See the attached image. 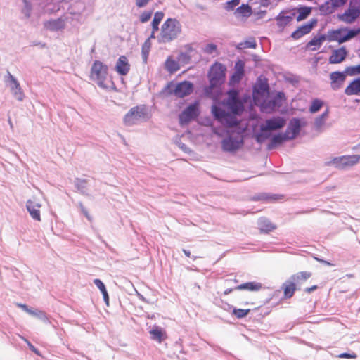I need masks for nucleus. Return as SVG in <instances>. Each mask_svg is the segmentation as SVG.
<instances>
[{
    "label": "nucleus",
    "mask_w": 360,
    "mask_h": 360,
    "mask_svg": "<svg viewBox=\"0 0 360 360\" xmlns=\"http://www.w3.org/2000/svg\"><path fill=\"white\" fill-rule=\"evenodd\" d=\"M227 94V99L213 105L212 112L222 124L233 127L238 124L236 115L243 112V104L239 98L237 90H230Z\"/></svg>",
    "instance_id": "nucleus-1"
},
{
    "label": "nucleus",
    "mask_w": 360,
    "mask_h": 360,
    "mask_svg": "<svg viewBox=\"0 0 360 360\" xmlns=\"http://www.w3.org/2000/svg\"><path fill=\"white\" fill-rule=\"evenodd\" d=\"M181 32L180 22L174 18L167 19L161 27L159 37L160 43H168L176 39Z\"/></svg>",
    "instance_id": "nucleus-2"
},
{
    "label": "nucleus",
    "mask_w": 360,
    "mask_h": 360,
    "mask_svg": "<svg viewBox=\"0 0 360 360\" xmlns=\"http://www.w3.org/2000/svg\"><path fill=\"white\" fill-rule=\"evenodd\" d=\"M360 34V28L349 30L347 28H340L331 30L328 32L327 40L329 41H338L342 44L355 37Z\"/></svg>",
    "instance_id": "nucleus-3"
},
{
    "label": "nucleus",
    "mask_w": 360,
    "mask_h": 360,
    "mask_svg": "<svg viewBox=\"0 0 360 360\" xmlns=\"http://www.w3.org/2000/svg\"><path fill=\"white\" fill-rule=\"evenodd\" d=\"M108 75V68L100 60H95L91 68L90 78L101 86H105V81Z\"/></svg>",
    "instance_id": "nucleus-4"
},
{
    "label": "nucleus",
    "mask_w": 360,
    "mask_h": 360,
    "mask_svg": "<svg viewBox=\"0 0 360 360\" xmlns=\"http://www.w3.org/2000/svg\"><path fill=\"white\" fill-rule=\"evenodd\" d=\"M147 117L146 108L144 105H137L129 110L124 115L123 121L126 125L131 126Z\"/></svg>",
    "instance_id": "nucleus-5"
},
{
    "label": "nucleus",
    "mask_w": 360,
    "mask_h": 360,
    "mask_svg": "<svg viewBox=\"0 0 360 360\" xmlns=\"http://www.w3.org/2000/svg\"><path fill=\"white\" fill-rule=\"evenodd\" d=\"M360 160V155H342L335 157L326 162V166L334 165L339 169H345L356 165Z\"/></svg>",
    "instance_id": "nucleus-6"
},
{
    "label": "nucleus",
    "mask_w": 360,
    "mask_h": 360,
    "mask_svg": "<svg viewBox=\"0 0 360 360\" xmlns=\"http://www.w3.org/2000/svg\"><path fill=\"white\" fill-rule=\"evenodd\" d=\"M225 71V66L219 63H215L211 66L208 73L210 87L218 86L224 82Z\"/></svg>",
    "instance_id": "nucleus-7"
},
{
    "label": "nucleus",
    "mask_w": 360,
    "mask_h": 360,
    "mask_svg": "<svg viewBox=\"0 0 360 360\" xmlns=\"http://www.w3.org/2000/svg\"><path fill=\"white\" fill-rule=\"evenodd\" d=\"M243 145V136L240 133H232L221 141L224 151L233 153L240 149Z\"/></svg>",
    "instance_id": "nucleus-8"
},
{
    "label": "nucleus",
    "mask_w": 360,
    "mask_h": 360,
    "mask_svg": "<svg viewBox=\"0 0 360 360\" xmlns=\"http://www.w3.org/2000/svg\"><path fill=\"white\" fill-rule=\"evenodd\" d=\"M286 123V120L281 117H275L266 120L265 122L261 125L262 131H269L277 130L283 128Z\"/></svg>",
    "instance_id": "nucleus-9"
},
{
    "label": "nucleus",
    "mask_w": 360,
    "mask_h": 360,
    "mask_svg": "<svg viewBox=\"0 0 360 360\" xmlns=\"http://www.w3.org/2000/svg\"><path fill=\"white\" fill-rule=\"evenodd\" d=\"M360 15V8L357 6H349L348 9L341 15L339 19L346 23H352Z\"/></svg>",
    "instance_id": "nucleus-10"
},
{
    "label": "nucleus",
    "mask_w": 360,
    "mask_h": 360,
    "mask_svg": "<svg viewBox=\"0 0 360 360\" xmlns=\"http://www.w3.org/2000/svg\"><path fill=\"white\" fill-rule=\"evenodd\" d=\"M347 73L345 72L335 71L330 74V87L333 90L340 89L344 84Z\"/></svg>",
    "instance_id": "nucleus-11"
},
{
    "label": "nucleus",
    "mask_w": 360,
    "mask_h": 360,
    "mask_svg": "<svg viewBox=\"0 0 360 360\" xmlns=\"http://www.w3.org/2000/svg\"><path fill=\"white\" fill-rule=\"evenodd\" d=\"M198 115V108L195 105H191L187 107L179 115L180 123L187 124Z\"/></svg>",
    "instance_id": "nucleus-12"
},
{
    "label": "nucleus",
    "mask_w": 360,
    "mask_h": 360,
    "mask_svg": "<svg viewBox=\"0 0 360 360\" xmlns=\"http://www.w3.org/2000/svg\"><path fill=\"white\" fill-rule=\"evenodd\" d=\"M193 89V84L190 82L184 81L176 85L174 92L177 97L184 98V96L191 94Z\"/></svg>",
    "instance_id": "nucleus-13"
},
{
    "label": "nucleus",
    "mask_w": 360,
    "mask_h": 360,
    "mask_svg": "<svg viewBox=\"0 0 360 360\" xmlns=\"http://www.w3.org/2000/svg\"><path fill=\"white\" fill-rule=\"evenodd\" d=\"M300 120L297 118L292 119L287 127L285 134L290 140L295 139L300 131Z\"/></svg>",
    "instance_id": "nucleus-14"
},
{
    "label": "nucleus",
    "mask_w": 360,
    "mask_h": 360,
    "mask_svg": "<svg viewBox=\"0 0 360 360\" xmlns=\"http://www.w3.org/2000/svg\"><path fill=\"white\" fill-rule=\"evenodd\" d=\"M347 56V51L345 46H342L332 51L329 57V63L330 64H338L345 60Z\"/></svg>",
    "instance_id": "nucleus-15"
},
{
    "label": "nucleus",
    "mask_w": 360,
    "mask_h": 360,
    "mask_svg": "<svg viewBox=\"0 0 360 360\" xmlns=\"http://www.w3.org/2000/svg\"><path fill=\"white\" fill-rule=\"evenodd\" d=\"M130 67L127 58L125 56H121L116 63L115 70L120 75L124 76L129 73Z\"/></svg>",
    "instance_id": "nucleus-16"
},
{
    "label": "nucleus",
    "mask_w": 360,
    "mask_h": 360,
    "mask_svg": "<svg viewBox=\"0 0 360 360\" xmlns=\"http://www.w3.org/2000/svg\"><path fill=\"white\" fill-rule=\"evenodd\" d=\"M316 24V20H314L310 22H307L300 27H298L295 32H293L291 34V37L295 39H298L304 34H307L311 32L314 26Z\"/></svg>",
    "instance_id": "nucleus-17"
},
{
    "label": "nucleus",
    "mask_w": 360,
    "mask_h": 360,
    "mask_svg": "<svg viewBox=\"0 0 360 360\" xmlns=\"http://www.w3.org/2000/svg\"><path fill=\"white\" fill-rule=\"evenodd\" d=\"M284 96L283 93H278L274 98L269 101H264L261 103L262 110L265 112H271L275 110L276 107L280 106L279 101Z\"/></svg>",
    "instance_id": "nucleus-18"
},
{
    "label": "nucleus",
    "mask_w": 360,
    "mask_h": 360,
    "mask_svg": "<svg viewBox=\"0 0 360 360\" xmlns=\"http://www.w3.org/2000/svg\"><path fill=\"white\" fill-rule=\"evenodd\" d=\"M40 207L41 205L34 200H29L27 202V209L31 217L39 221H41Z\"/></svg>",
    "instance_id": "nucleus-19"
},
{
    "label": "nucleus",
    "mask_w": 360,
    "mask_h": 360,
    "mask_svg": "<svg viewBox=\"0 0 360 360\" xmlns=\"http://www.w3.org/2000/svg\"><path fill=\"white\" fill-rule=\"evenodd\" d=\"M245 63L242 60H238L235 64V72L231 78V83H238L244 75Z\"/></svg>",
    "instance_id": "nucleus-20"
},
{
    "label": "nucleus",
    "mask_w": 360,
    "mask_h": 360,
    "mask_svg": "<svg viewBox=\"0 0 360 360\" xmlns=\"http://www.w3.org/2000/svg\"><path fill=\"white\" fill-rule=\"evenodd\" d=\"M8 77L11 82L12 93L13 94V95L15 96V98L18 101H22L24 98V94H23V91L20 86V84L15 79V78L10 73H8Z\"/></svg>",
    "instance_id": "nucleus-21"
},
{
    "label": "nucleus",
    "mask_w": 360,
    "mask_h": 360,
    "mask_svg": "<svg viewBox=\"0 0 360 360\" xmlns=\"http://www.w3.org/2000/svg\"><path fill=\"white\" fill-rule=\"evenodd\" d=\"M283 297L285 299L291 298L297 289L296 283L290 280L286 281L282 285Z\"/></svg>",
    "instance_id": "nucleus-22"
},
{
    "label": "nucleus",
    "mask_w": 360,
    "mask_h": 360,
    "mask_svg": "<svg viewBox=\"0 0 360 360\" xmlns=\"http://www.w3.org/2000/svg\"><path fill=\"white\" fill-rule=\"evenodd\" d=\"M345 94L347 96L360 94V77L352 80L345 89Z\"/></svg>",
    "instance_id": "nucleus-23"
},
{
    "label": "nucleus",
    "mask_w": 360,
    "mask_h": 360,
    "mask_svg": "<svg viewBox=\"0 0 360 360\" xmlns=\"http://www.w3.org/2000/svg\"><path fill=\"white\" fill-rule=\"evenodd\" d=\"M262 288V284L259 282H248L245 283H242L236 287H235V290H249V291H259Z\"/></svg>",
    "instance_id": "nucleus-24"
},
{
    "label": "nucleus",
    "mask_w": 360,
    "mask_h": 360,
    "mask_svg": "<svg viewBox=\"0 0 360 360\" xmlns=\"http://www.w3.org/2000/svg\"><path fill=\"white\" fill-rule=\"evenodd\" d=\"M151 338L153 340L161 343L164 340L167 338L166 333L160 327L155 326L149 332Z\"/></svg>",
    "instance_id": "nucleus-25"
},
{
    "label": "nucleus",
    "mask_w": 360,
    "mask_h": 360,
    "mask_svg": "<svg viewBox=\"0 0 360 360\" xmlns=\"http://www.w3.org/2000/svg\"><path fill=\"white\" fill-rule=\"evenodd\" d=\"M311 275L312 274L309 271H300L292 275L290 279L296 284H300L309 279Z\"/></svg>",
    "instance_id": "nucleus-26"
},
{
    "label": "nucleus",
    "mask_w": 360,
    "mask_h": 360,
    "mask_svg": "<svg viewBox=\"0 0 360 360\" xmlns=\"http://www.w3.org/2000/svg\"><path fill=\"white\" fill-rule=\"evenodd\" d=\"M290 140L288 138H287V136L283 134H278L277 135H275L272 137L271 140V143L268 146L269 149H272L276 147L278 145L282 143L283 142Z\"/></svg>",
    "instance_id": "nucleus-27"
},
{
    "label": "nucleus",
    "mask_w": 360,
    "mask_h": 360,
    "mask_svg": "<svg viewBox=\"0 0 360 360\" xmlns=\"http://www.w3.org/2000/svg\"><path fill=\"white\" fill-rule=\"evenodd\" d=\"M326 39L327 36L326 35H321L319 37H314L308 42L307 47H309L311 49V50L315 51L318 49Z\"/></svg>",
    "instance_id": "nucleus-28"
},
{
    "label": "nucleus",
    "mask_w": 360,
    "mask_h": 360,
    "mask_svg": "<svg viewBox=\"0 0 360 360\" xmlns=\"http://www.w3.org/2000/svg\"><path fill=\"white\" fill-rule=\"evenodd\" d=\"M165 68L170 72L174 73L179 70V63L171 57H169L165 61Z\"/></svg>",
    "instance_id": "nucleus-29"
},
{
    "label": "nucleus",
    "mask_w": 360,
    "mask_h": 360,
    "mask_svg": "<svg viewBox=\"0 0 360 360\" xmlns=\"http://www.w3.org/2000/svg\"><path fill=\"white\" fill-rule=\"evenodd\" d=\"M276 229V226L267 219L262 220L259 223V229L262 232L269 233Z\"/></svg>",
    "instance_id": "nucleus-30"
},
{
    "label": "nucleus",
    "mask_w": 360,
    "mask_h": 360,
    "mask_svg": "<svg viewBox=\"0 0 360 360\" xmlns=\"http://www.w3.org/2000/svg\"><path fill=\"white\" fill-rule=\"evenodd\" d=\"M164 17V13L161 11H158L155 13L154 18L152 21V29L155 31H158L159 24Z\"/></svg>",
    "instance_id": "nucleus-31"
},
{
    "label": "nucleus",
    "mask_w": 360,
    "mask_h": 360,
    "mask_svg": "<svg viewBox=\"0 0 360 360\" xmlns=\"http://www.w3.org/2000/svg\"><path fill=\"white\" fill-rule=\"evenodd\" d=\"M150 48H151V42L150 41V39H148L145 41V42L143 43V46H142V48H141L142 56H143V60L145 61H146V60L148 58L149 52L150 51Z\"/></svg>",
    "instance_id": "nucleus-32"
},
{
    "label": "nucleus",
    "mask_w": 360,
    "mask_h": 360,
    "mask_svg": "<svg viewBox=\"0 0 360 360\" xmlns=\"http://www.w3.org/2000/svg\"><path fill=\"white\" fill-rule=\"evenodd\" d=\"M323 105V102L320 99L315 98L312 101L311 105L309 107V112L315 113L318 112Z\"/></svg>",
    "instance_id": "nucleus-33"
},
{
    "label": "nucleus",
    "mask_w": 360,
    "mask_h": 360,
    "mask_svg": "<svg viewBox=\"0 0 360 360\" xmlns=\"http://www.w3.org/2000/svg\"><path fill=\"white\" fill-rule=\"evenodd\" d=\"M311 13V8L308 7H302L298 10L297 21L305 19Z\"/></svg>",
    "instance_id": "nucleus-34"
},
{
    "label": "nucleus",
    "mask_w": 360,
    "mask_h": 360,
    "mask_svg": "<svg viewBox=\"0 0 360 360\" xmlns=\"http://www.w3.org/2000/svg\"><path fill=\"white\" fill-rule=\"evenodd\" d=\"M250 311V309H236L234 308L232 314L236 316L238 319H243L245 317Z\"/></svg>",
    "instance_id": "nucleus-35"
},
{
    "label": "nucleus",
    "mask_w": 360,
    "mask_h": 360,
    "mask_svg": "<svg viewBox=\"0 0 360 360\" xmlns=\"http://www.w3.org/2000/svg\"><path fill=\"white\" fill-rule=\"evenodd\" d=\"M345 73L350 76L360 74V64L355 66H349L345 68Z\"/></svg>",
    "instance_id": "nucleus-36"
},
{
    "label": "nucleus",
    "mask_w": 360,
    "mask_h": 360,
    "mask_svg": "<svg viewBox=\"0 0 360 360\" xmlns=\"http://www.w3.org/2000/svg\"><path fill=\"white\" fill-rule=\"evenodd\" d=\"M237 13L244 16L248 15L251 13V8L249 6L243 4L237 8Z\"/></svg>",
    "instance_id": "nucleus-37"
},
{
    "label": "nucleus",
    "mask_w": 360,
    "mask_h": 360,
    "mask_svg": "<svg viewBox=\"0 0 360 360\" xmlns=\"http://www.w3.org/2000/svg\"><path fill=\"white\" fill-rule=\"evenodd\" d=\"M256 46H257V44L254 39L250 40V41H245L239 44L240 49H246V48L255 49Z\"/></svg>",
    "instance_id": "nucleus-38"
},
{
    "label": "nucleus",
    "mask_w": 360,
    "mask_h": 360,
    "mask_svg": "<svg viewBox=\"0 0 360 360\" xmlns=\"http://www.w3.org/2000/svg\"><path fill=\"white\" fill-rule=\"evenodd\" d=\"M217 47L214 44H208L203 48V52L207 54H212L217 51Z\"/></svg>",
    "instance_id": "nucleus-39"
},
{
    "label": "nucleus",
    "mask_w": 360,
    "mask_h": 360,
    "mask_svg": "<svg viewBox=\"0 0 360 360\" xmlns=\"http://www.w3.org/2000/svg\"><path fill=\"white\" fill-rule=\"evenodd\" d=\"M292 20V17L290 16H281L278 18V24L280 26H285L288 23L291 22Z\"/></svg>",
    "instance_id": "nucleus-40"
},
{
    "label": "nucleus",
    "mask_w": 360,
    "mask_h": 360,
    "mask_svg": "<svg viewBox=\"0 0 360 360\" xmlns=\"http://www.w3.org/2000/svg\"><path fill=\"white\" fill-rule=\"evenodd\" d=\"M152 15V11H145L140 15V21L141 22H146L148 21Z\"/></svg>",
    "instance_id": "nucleus-41"
},
{
    "label": "nucleus",
    "mask_w": 360,
    "mask_h": 360,
    "mask_svg": "<svg viewBox=\"0 0 360 360\" xmlns=\"http://www.w3.org/2000/svg\"><path fill=\"white\" fill-rule=\"evenodd\" d=\"M87 181L86 179H77L76 186L79 190H83L86 188Z\"/></svg>",
    "instance_id": "nucleus-42"
},
{
    "label": "nucleus",
    "mask_w": 360,
    "mask_h": 360,
    "mask_svg": "<svg viewBox=\"0 0 360 360\" xmlns=\"http://www.w3.org/2000/svg\"><path fill=\"white\" fill-rule=\"evenodd\" d=\"M341 359H356L357 357L356 354L352 353H341L338 356Z\"/></svg>",
    "instance_id": "nucleus-43"
},
{
    "label": "nucleus",
    "mask_w": 360,
    "mask_h": 360,
    "mask_svg": "<svg viewBox=\"0 0 360 360\" xmlns=\"http://www.w3.org/2000/svg\"><path fill=\"white\" fill-rule=\"evenodd\" d=\"M94 284L97 286V288L101 290V292L106 290L105 285L98 278H96L94 280Z\"/></svg>",
    "instance_id": "nucleus-44"
},
{
    "label": "nucleus",
    "mask_w": 360,
    "mask_h": 360,
    "mask_svg": "<svg viewBox=\"0 0 360 360\" xmlns=\"http://www.w3.org/2000/svg\"><path fill=\"white\" fill-rule=\"evenodd\" d=\"M23 340L26 342V343L27 344L29 348L34 353L36 354L38 356H41V354L39 352V351L30 342L28 341L27 339H25L23 338Z\"/></svg>",
    "instance_id": "nucleus-45"
},
{
    "label": "nucleus",
    "mask_w": 360,
    "mask_h": 360,
    "mask_svg": "<svg viewBox=\"0 0 360 360\" xmlns=\"http://www.w3.org/2000/svg\"><path fill=\"white\" fill-rule=\"evenodd\" d=\"M17 306L30 314H32V315L34 314V312L33 311H32L31 309H28L27 306L25 304L18 303Z\"/></svg>",
    "instance_id": "nucleus-46"
},
{
    "label": "nucleus",
    "mask_w": 360,
    "mask_h": 360,
    "mask_svg": "<svg viewBox=\"0 0 360 360\" xmlns=\"http://www.w3.org/2000/svg\"><path fill=\"white\" fill-rule=\"evenodd\" d=\"M150 0H136V5L139 8L144 7L147 5Z\"/></svg>",
    "instance_id": "nucleus-47"
},
{
    "label": "nucleus",
    "mask_w": 360,
    "mask_h": 360,
    "mask_svg": "<svg viewBox=\"0 0 360 360\" xmlns=\"http://www.w3.org/2000/svg\"><path fill=\"white\" fill-rule=\"evenodd\" d=\"M82 210L88 220L92 221V217L89 214L88 211L84 207H82Z\"/></svg>",
    "instance_id": "nucleus-48"
},
{
    "label": "nucleus",
    "mask_w": 360,
    "mask_h": 360,
    "mask_svg": "<svg viewBox=\"0 0 360 360\" xmlns=\"http://www.w3.org/2000/svg\"><path fill=\"white\" fill-rule=\"evenodd\" d=\"M318 288L317 285H312L311 287L307 288L304 289V291L307 293H311V292L316 290Z\"/></svg>",
    "instance_id": "nucleus-49"
},
{
    "label": "nucleus",
    "mask_w": 360,
    "mask_h": 360,
    "mask_svg": "<svg viewBox=\"0 0 360 360\" xmlns=\"http://www.w3.org/2000/svg\"><path fill=\"white\" fill-rule=\"evenodd\" d=\"M102 294H103V299L105 300V302L108 304V302H109V296H108V292H107V290H105L104 291L101 292Z\"/></svg>",
    "instance_id": "nucleus-50"
},
{
    "label": "nucleus",
    "mask_w": 360,
    "mask_h": 360,
    "mask_svg": "<svg viewBox=\"0 0 360 360\" xmlns=\"http://www.w3.org/2000/svg\"><path fill=\"white\" fill-rule=\"evenodd\" d=\"M328 115V111L326 110L319 116V120H325Z\"/></svg>",
    "instance_id": "nucleus-51"
},
{
    "label": "nucleus",
    "mask_w": 360,
    "mask_h": 360,
    "mask_svg": "<svg viewBox=\"0 0 360 360\" xmlns=\"http://www.w3.org/2000/svg\"><path fill=\"white\" fill-rule=\"evenodd\" d=\"M238 4H239V0H232L230 2H228V4L230 5V7H231V8L238 5Z\"/></svg>",
    "instance_id": "nucleus-52"
},
{
    "label": "nucleus",
    "mask_w": 360,
    "mask_h": 360,
    "mask_svg": "<svg viewBox=\"0 0 360 360\" xmlns=\"http://www.w3.org/2000/svg\"><path fill=\"white\" fill-rule=\"evenodd\" d=\"M325 120H319V117L316 118V124L318 127H321L322 124H324Z\"/></svg>",
    "instance_id": "nucleus-53"
},
{
    "label": "nucleus",
    "mask_w": 360,
    "mask_h": 360,
    "mask_svg": "<svg viewBox=\"0 0 360 360\" xmlns=\"http://www.w3.org/2000/svg\"><path fill=\"white\" fill-rule=\"evenodd\" d=\"M318 261H319L320 262L326 264V265H328V266H333V264H332L331 263L327 262V261H325V260H323V259H317Z\"/></svg>",
    "instance_id": "nucleus-54"
},
{
    "label": "nucleus",
    "mask_w": 360,
    "mask_h": 360,
    "mask_svg": "<svg viewBox=\"0 0 360 360\" xmlns=\"http://www.w3.org/2000/svg\"><path fill=\"white\" fill-rule=\"evenodd\" d=\"M253 98H254V101L255 102L256 104H258L259 103V101L257 100V93H254L253 94Z\"/></svg>",
    "instance_id": "nucleus-55"
},
{
    "label": "nucleus",
    "mask_w": 360,
    "mask_h": 360,
    "mask_svg": "<svg viewBox=\"0 0 360 360\" xmlns=\"http://www.w3.org/2000/svg\"><path fill=\"white\" fill-rule=\"evenodd\" d=\"M184 254L186 255V257H191V252L188 251V250H183Z\"/></svg>",
    "instance_id": "nucleus-56"
},
{
    "label": "nucleus",
    "mask_w": 360,
    "mask_h": 360,
    "mask_svg": "<svg viewBox=\"0 0 360 360\" xmlns=\"http://www.w3.org/2000/svg\"><path fill=\"white\" fill-rule=\"evenodd\" d=\"M233 291L232 288H228L224 291V295H228Z\"/></svg>",
    "instance_id": "nucleus-57"
},
{
    "label": "nucleus",
    "mask_w": 360,
    "mask_h": 360,
    "mask_svg": "<svg viewBox=\"0 0 360 360\" xmlns=\"http://www.w3.org/2000/svg\"><path fill=\"white\" fill-rule=\"evenodd\" d=\"M244 305H253L255 304V302H248V301H246L243 303Z\"/></svg>",
    "instance_id": "nucleus-58"
},
{
    "label": "nucleus",
    "mask_w": 360,
    "mask_h": 360,
    "mask_svg": "<svg viewBox=\"0 0 360 360\" xmlns=\"http://www.w3.org/2000/svg\"><path fill=\"white\" fill-rule=\"evenodd\" d=\"M157 31H155L154 30H152V33H151V35L150 37L148 38V39H152V38H155V34Z\"/></svg>",
    "instance_id": "nucleus-59"
},
{
    "label": "nucleus",
    "mask_w": 360,
    "mask_h": 360,
    "mask_svg": "<svg viewBox=\"0 0 360 360\" xmlns=\"http://www.w3.org/2000/svg\"><path fill=\"white\" fill-rule=\"evenodd\" d=\"M257 140L258 142H262V136L260 135L257 136Z\"/></svg>",
    "instance_id": "nucleus-60"
},
{
    "label": "nucleus",
    "mask_w": 360,
    "mask_h": 360,
    "mask_svg": "<svg viewBox=\"0 0 360 360\" xmlns=\"http://www.w3.org/2000/svg\"><path fill=\"white\" fill-rule=\"evenodd\" d=\"M346 0H341V3L342 4H344Z\"/></svg>",
    "instance_id": "nucleus-61"
},
{
    "label": "nucleus",
    "mask_w": 360,
    "mask_h": 360,
    "mask_svg": "<svg viewBox=\"0 0 360 360\" xmlns=\"http://www.w3.org/2000/svg\"><path fill=\"white\" fill-rule=\"evenodd\" d=\"M265 92H266V94H268V91H266V89H264V93H265Z\"/></svg>",
    "instance_id": "nucleus-62"
},
{
    "label": "nucleus",
    "mask_w": 360,
    "mask_h": 360,
    "mask_svg": "<svg viewBox=\"0 0 360 360\" xmlns=\"http://www.w3.org/2000/svg\"><path fill=\"white\" fill-rule=\"evenodd\" d=\"M9 123H10L11 126L12 127V123H11V121L10 119H9Z\"/></svg>",
    "instance_id": "nucleus-63"
}]
</instances>
